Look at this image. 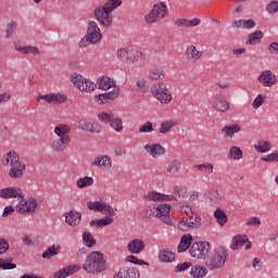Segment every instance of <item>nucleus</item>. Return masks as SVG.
<instances>
[{
	"label": "nucleus",
	"mask_w": 278,
	"mask_h": 278,
	"mask_svg": "<svg viewBox=\"0 0 278 278\" xmlns=\"http://www.w3.org/2000/svg\"><path fill=\"white\" fill-rule=\"evenodd\" d=\"M71 81L74 84L75 88L80 90V92H93L96 88H98V90H110V88L115 85L114 80L108 76L98 78L97 84H94L92 80L86 79L79 74H73L71 76Z\"/></svg>",
	"instance_id": "1"
},
{
	"label": "nucleus",
	"mask_w": 278,
	"mask_h": 278,
	"mask_svg": "<svg viewBox=\"0 0 278 278\" xmlns=\"http://www.w3.org/2000/svg\"><path fill=\"white\" fill-rule=\"evenodd\" d=\"M2 164L3 166L11 167L9 172V177H11V179H22L27 168L25 163L21 162V157L18 156V153H16V151H9L2 157Z\"/></svg>",
	"instance_id": "2"
},
{
	"label": "nucleus",
	"mask_w": 278,
	"mask_h": 278,
	"mask_svg": "<svg viewBox=\"0 0 278 278\" xmlns=\"http://www.w3.org/2000/svg\"><path fill=\"white\" fill-rule=\"evenodd\" d=\"M84 270L89 275H101L108 270V263L103 258V253L92 252L90 253L83 266Z\"/></svg>",
	"instance_id": "3"
},
{
	"label": "nucleus",
	"mask_w": 278,
	"mask_h": 278,
	"mask_svg": "<svg viewBox=\"0 0 278 278\" xmlns=\"http://www.w3.org/2000/svg\"><path fill=\"white\" fill-rule=\"evenodd\" d=\"M101 38H103L101 28H99L97 22L90 21L88 23L87 34L80 39L78 47L80 49H86L89 45H97L98 42H101Z\"/></svg>",
	"instance_id": "4"
},
{
	"label": "nucleus",
	"mask_w": 278,
	"mask_h": 278,
	"mask_svg": "<svg viewBox=\"0 0 278 278\" xmlns=\"http://www.w3.org/2000/svg\"><path fill=\"white\" fill-rule=\"evenodd\" d=\"M227 257H229V253L227 252L226 248L218 247L206 261V265L213 269L223 268V266H225V263L227 262Z\"/></svg>",
	"instance_id": "5"
},
{
	"label": "nucleus",
	"mask_w": 278,
	"mask_h": 278,
	"mask_svg": "<svg viewBox=\"0 0 278 278\" xmlns=\"http://www.w3.org/2000/svg\"><path fill=\"white\" fill-rule=\"evenodd\" d=\"M151 93L160 103H164L165 105L173 101V94H170V91L166 88V84L164 83L153 85L151 87Z\"/></svg>",
	"instance_id": "6"
},
{
	"label": "nucleus",
	"mask_w": 278,
	"mask_h": 278,
	"mask_svg": "<svg viewBox=\"0 0 278 278\" xmlns=\"http://www.w3.org/2000/svg\"><path fill=\"white\" fill-rule=\"evenodd\" d=\"M168 12V7L166 3L160 2L154 4L152 10L146 15V23L151 25V23H157V20L162 21Z\"/></svg>",
	"instance_id": "7"
},
{
	"label": "nucleus",
	"mask_w": 278,
	"mask_h": 278,
	"mask_svg": "<svg viewBox=\"0 0 278 278\" xmlns=\"http://www.w3.org/2000/svg\"><path fill=\"white\" fill-rule=\"evenodd\" d=\"M210 251H212V245L207 241H199L193 242L189 253L191 257H195V260H205L207 255L210 254Z\"/></svg>",
	"instance_id": "8"
},
{
	"label": "nucleus",
	"mask_w": 278,
	"mask_h": 278,
	"mask_svg": "<svg viewBox=\"0 0 278 278\" xmlns=\"http://www.w3.org/2000/svg\"><path fill=\"white\" fill-rule=\"evenodd\" d=\"M112 11L106 5H101L94 9V18L101 23L103 27H112Z\"/></svg>",
	"instance_id": "9"
},
{
	"label": "nucleus",
	"mask_w": 278,
	"mask_h": 278,
	"mask_svg": "<svg viewBox=\"0 0 278 278\" xmlns=\"http://www.w3.org/2000/svg\"><path fill=\"white\" fill-rule=\"evenodd\" d=\"M99 121L102 123H106L114 129V131H117V134H121L123 131V119L119 117H114L113 113H105L102 112L98 115Z\"/></svg>",
	"instance_id": "10"
},
{
	"label": "nucleus",
	"mask_w": 278,
	"mask_h": 278,
	"mask_svg": "<svg viewBox=\"0 0 278 278\" xmlns=\"http://www.w3.org/2000/svg\"><path fill=\"white\" fill-rule=\"evenodd\" d=\"M38 207V201L34 198H29L28 200H22L20 204L15 206V212L17 214H31L36 212Z\"/></svg>",
	"instance_id": "11"
},
{
	"label": "nucleus",
	"mask_w": 278,
	"mask_h": 278,
	"mask_svg": "<svg viewBox=\"0 0 278 278\" xmlns=\"http://www.w3.org/2000/svg\"><path fill=\"white\" fill-rule=\"evenodd\" d=\"M0 199H21L25 201V195H23V190L17 187H8L0 189Z\"/></svg>",
	"instance_id": "12"
},
{
	"label": "nucleus",
	"mask_w": 278,
	"mask_h": 278,
	"mask_svg": "<svg viewBox=\"0 0 278 278\" xmlns=\"http://www.w3.org/2000/svg\"><path fill=\"white\" fill-rule=\"evenodd\" d=\"M68 98L64 93H50V94H39L37 101H47V103H66Z\"/></svg>",
	"instance_id": "13"
},
{
	"label": "nucleus",
	"mask_w": 278,
	"mask_h": 278,
	"mask_svg": "<svg viewBox=\"0 0 278 278\" xmlns=\"http://www.w3.org/2000/svg\"><path fill=\"white\" fill-rule=\"evenodd\" d=\"M210 103L212 109L217 112H229V102L218 94L211 98Z\"/></svg>",
	"instance_id": "14"
},
{
	"label": "nucleus",
	"mask_w": 278,
	"mask_h": 278,
	"mask_svg": "<svg viewBox=\"0 0 278 278\" xmlns=\"http://www.w3.org/2000/svg\"><path fill=\"white\" fill-rule=\"evenodd\" d=\"M156 218H161L165 225H170V205L168 204H159L155 206Z\"/></svg>",
	"instance_id": "15"
},
{
	"label": "nucleus",
	"mask_w": 278,
	"mask_h": 278,
	"mask_svg": "<svg viewBox=\"0 0 278 278\" xmlns=\"http://www.w3.org/2000/svg\"><path fill=\"white\" fill-rule=\"evenodd\" d=\"M121 92V89H114L113 91L100 93L94 97L96 103H99L100 105H105L108 101H114L118 97Z\"/></svg>",
	"instance_id": "16"
},
{
	"label": "nucleus",
	"mask_w": 278,
	"mask_h": 278,
	"mask_svg": "<svg viewBox=\"0 0 278 278\" xmlns=\"http://www.w3.org/2000/svg\"><path fill=\"white\" fill-rule=\"evenodd\" d=\"M144 151L152 157H160V155H164V153H166V148L160 143H147L144 146Z\"/></svg>",
	"instance_id": "17"
},
{
	"label": "nucleus",
	"mask_w": 278,
	"mask_h": 278,
	"mask_svg": "<svg viewBox=\"0 0 278 278\" xmlns=\"http://www.w3.org/2000/svg\"><path fill=\"white\" fill-rule=\"evenodd\" d=\"M65 223L70 227H79L81 223V213L71 210L68 213H65Z\"/></svg>",
	"instance_id": "18"
},
{
	"label": "nucleus",
	"mask_w": 278,
	"mask_h": 278,
	"mask_svg": "<svg viewBox=\"0 0 278 278\" xmlns=\"http://www.w3.org/2000/svg\"><path fill=\"white\" fill-rule=\"evenodd\" d=\"M68 144H71V137H60L52 141L51 149L56 153H62V151H64Z\"/></svg>",
	"instance_id": "19"
},
{
	"label": "nucleus",
	"mask_w": 278,
	"mask_h": 278,
	"mask_svg": "<svg viewBox=\"0 0 278 278\" xmlns=\"http://www.w3.org/2000/svg\"><path fill=\"white\" fill-rule=\"evenodd\" d=\"M185 55H186L187 62H191L195 64L198 60H201V58H203V51L197 50V47L194 46H188L186 48Z\"/></svg>",
	"instance_id": "20"
},
{
	"label": "nucleus",
	"mask_w": 278,
	"mask_h": 278,
	"mask_svg": "<svg viewBox=\"0 0 278 278\" xmlns=\"http://www.w3.org/2000/svg\"><path fill=\"white\" fill-rule=\"evenodd\" d=\"M258 81L265 87L270 88L277 84V76L270 71H265L258 76Z\"/></svg>",
	"instance_id": "21"
},
{
	"label": "nucleus",
	"mask_w": 278,
	"mask_h": 278,
	"mask_svg": "<svg viewBox=\"0 0 278 278\" xmlns=\"http://www.w3.org/2000/svg\"><path fill=\"white\" fill-rule=\"evenodd\" d=\"M79 270H81L80 266L70 265V266H66V267L60 269L59 271H55L53 274V277L54 278H66V277H71V275H75V273H79Z\"/></svg>",
	"instance_id": "22"
},
{
	"label": "nucleus",
	"mask_w": 278,
	"mask_h": 278,
	"mask_svg": "<svg viewBox=\"0 0 278 278\" xmlns=\"http://www.w3.org/2000/svg\"><path fill=\"white\" fill-rule=\"evenodd\" d=\"M78 129L81 131H89L90 134H101L102 127L99 123H92L90 121H85L79 124Z\"/></svg>",
	"instance_id": "23"
},
{
	"label": "nucleus",
	"mask_w": 278,
	"mask_h": 278,
	"mask_svg": "<svg viewBox=\"0 0 278 278\" xmlns=\"http://www.w3.org/2000/svg\"><path fill=\"white\" fill-rule=\"evenodd\" d=\"M186 199L188 197V188L181 187V186H176L174 187L172 191V195H167L166 200L169 201H179V199Z\"/></svg>",
	"instance_id": "24"
},
{
	"label": "nucleus",
	"mask_w": 278,
	"mask_h": 278,
	"mask_svg": "<svg viewBox=\"0 0 278 278\" xmlns=\"http://www.w3.org/2000/svg\"><path fill=\"white\" fill-rule=\"evenodd\" d=\"M127 249L132 255H140V253L144 251V241L140 239H134L128 242Z\"/></svg>",
	"instance_id": "25"
},
{
	"label": "nucleus",
	"mask_w": 278,
	"mask_h": 278,
	"mask_svg": "<svg viewBox=\"0 0 278 278\" xmlns=\"http://www.w3.org/2000/svg\"><path fill=\"white\" fill-rule=\"evenodd\" d=\"M14 49L18 53H23V55H29V53H31L33 55H40V49H38V47H36V46L21 47L17 42H15Z\"/></svg>",
	"instance_id": "26"
},
{
	"label": "nucleus",
	"mask_w": 278,
	"mask_h": 278,
	"mask_svg": "<svg viewBox=\"0 0 278 278\" xmlns=\"http://www.w3.org/2000/svg\"><path fill=\"white\" fill-rule=\"evenodd\" d=\"M91 165L98 166L99 168H112V157L108 155L97 156Z\"/></svg>",
	"instance_id": "27"
},
{
	"label": "nucleus",
	"mask_w": 278,
	"mask_h": 278,
	"mask_svg": "<svg viewBox=\"0 0 278 278\" xmlns=\"http://www.w3.org/2000/svg\"><path fill=\"white\" fill-rule=\"evenodd\" d=\"M115 278H140V271L134 267L128 269L123 268L115 275Z\"/></svg>",
	"instance_id": "28"
},
{
	"label": "nucleus",
	"mask_w": 278,
	"mask_h": 278,
	"mask_svg": "<svg viewBox=\"0 0 278 278\" xmlns=\"http://www.w3.org/2000/svg\"><path fill=\"white\" fill-rule=\"evenodd\" d=\"M247 242H249V237L241 236V235H237L232 238V243L230 245V249L232 251H238V249H242V247H244V244H247Z\"/></svg>",
	"instance_id": "29"
},
{
	"label": "nucleus",
	"mask_w": 278,
	"mask_h": 278,
	"mask_svg": "<svg viewBox=\"0 0 278 278\" xmlns=\"http://www.w3.org/2000/svg\"><path fill=\"white\" fill-rule=\"evenodd\" d=\"M263 38L264 33H262V30H255L254 33L248 35L245 45H252L253 47H255V45H260L262 42Z\"/></svg>",
	"instance_id": "30"
},
{
	"label": "nucleus",
	"mask_w": 278,
	"mask_h": 278,
	"mask_svg": "<svg viewBox=\"0 0 278 278\" xmlns=\"http://www.w3.org/2000/svg\"><path fill=\"white\" fill-rule=\"evenodd\" d=\"M192 244V235H184L180 239V243L178 244V253H184L190 249Z\"/></svg>",
	"instance_id": "31"
},
{
	"label": "nucleus",
	"mask_w": 278,
	"mask_h": 278,
	"mask_svg": "<svg viewBox=\"0 0 278 278\" xmlns=\"http://www.w3.org/2000/svg\"><path fill=\"white\" fill-rule=\"evenodd\" d=\"M240 129L241 127L238 124L232 126H225L224 128H222V134H224V138H233V135L238 134Z\"/></svg>",
	"instance_id": "32"
},
{
	"label": "nucleus",
	"mask_w": 278,
	"mask_h": 278,
	"mask_svg": "<svg viewBox=\"0 0 278 278\" xmlns=\"http://www.w3.org/2000/svg\"><path fill=\"white\" fill-rule=\"evenodd\" d=\"M214 217L216 218L218 225L220 227H225V225H227V213H225V211L223 208H217L214 212Z\"/></svg>",
	"instance_id": "33"
},
{
	"label": "nucleus",
	"mask_w": 278,
	"mask_h": 278,
	"mask_svg": "<svg viewBox=\"0 0 278 278\" xmlns=\"http://www.w3.org/2000/svg\"><path fill=\"white\" fill-rule=\"evenodd\" d=\"M68 131H71V127L65 124H60L54 128V134L59 136V138H71V136L66 135Z\"/></svg>",
	"instance_id": "34"
},
{
	"label": "nucleus",
	"mask_w": 278,
	"mask_h": 278,
	"mask_svg": "<svg viewBox=\"0 0 278 278\" xmlns=\"http://www.w3.org/2000/svg\"><path fill=\"white\" fill-rule=\"evenodd\" d=\"M190 275L194 278H203L207 275V268L201 265H195L191 268Z\"/></svg>",
	"instance_id": "35"
},
{
	"label": "nucleus",
	"mask_w": 278,
	"mask_h": 278,
	"mask_svg": "<svg viewBox=\"0 0 278 278\" xmlns=\"http://www.w3.org/2000/svg\"><path fill=\"white\" fill-rule=\"evenodd\" d=\"M92 184H94V179L90 176H85L76 180L77 188L80 189L89 188V186H92Z\"/></svg>",
	"instance_id": "36"
},
{
	"label": "nucleus",
	"mask_w": 278,
	"mask_h": 278,
	"mask_svg": "<svg viewBox=\"0 0 278 278\" xmlns=\"http://www.w3.org/2000/svg\"><path fill=\"white\" fill-rule=\"evenodd\" d=\"M60 249H61L60 245H58L56 248H55V245L49 247V248L42 253V258H43V260H51V257H55V255H58V253H60Z\"/></svg>",
	"instance_id": "37"
},
{
	"label": "nucleus",
	"mask_w": 278,
	"mask_h": 278,
	"mask_svg": "<svg viewBox=\"0 0 278 278\" xmlns=\"http://www.w3.org/2000/svg\"><path fill=\"white\" fill-rule=\"evenodd\" d=\"M166 197L168 195L159 193L156 191H151L147 195H144V199L147 201H169V200H166Z\"/></svg>",
	"instance_id": "38"
},
{
	"label": "nucleus",
	"mask_w": 278,
	"mask_h": 278,
	"mask_svg": "<svg viewBox=\"0 0 278 278\" xmlns=\"http://www.w3.org/2000/svg\"><path fill=\"white\" fill-rule=\"evenodd\" d=\"M159 260L161 262H175V253L169 250H162L159 254Z\"/></svg>",
	"instance_id": "39"
},
{
	"label": "nucleus",
	"mask_w": 278,
	"mask_h": 278,
	"mask_svg": "<svg viewBox=\"0 0 278 278\" xmlns=\"http://www.w3.org/2000/svg\"><path fill=\"white\" fill-rule=\"evenodd\" d=\"M173 127H177V122L170 119V121H165L161 124L160 127V134H168Z\"/></svg>",
	"instance_id": "40"
},
{
	"label": "nucleus",
	"mask_w": 278,
	"mask_h": 278,
	"mask_svg": "<svg viewBox=\"0 0 278 278\" xmlns=\"http://www.w3.org/2000/svg\"><path fill=\"white\" fill-rule=\"evenodd\" d=\"M12 262H14V258L12 257L7 260L0 258V268H2V270H14V268H16V264Z\"/></svg>",
	"instance_id": "41"
},
{
	"label": "nucleus",
	"mask_w": 278,
	"mask_h": 278,
	"mask_svg": "<svg viewBox=\"0 0 278 278\" xmlns=\"http://www.w3.org/2000/svg\"><path fill=\"white\" fill-rule=\"evenodd\" d=\"M242 150L236 146L231 147L228 153L229 160H242Z\"/></svg>",
	"instance_id": "42"
},
{
	"label": "nucleus",
	"mask_w": 278,
	"mask_h": 278,
	"mask_svg": "<svg viewBox=\"0 0 278 278\" xmlns=\"http://www.w3.org/2000/svg\"><path fill=\"white\" fill-rule=\"evenodd\" d=\"M142 218H156L155 204L148 205L141 213Z\"/></svg>",
	"instance_id": "43"
},
{
	"label": "nucleus",
	"mask_w": 278,
	"mask_h": 278,
	"mask_svg": "<svg viewBox=\"0 0 278 278\" xmlns=\"http://www.w3.org/2000/svg\"><path fill=\"white\" fill-rule=\"evenodd\" d=\"M83 242L85 247H88L89 249H92V247L97 244V240H94V237H92V235L88 231L83 233Z\"/></svg>",
	"instance_id": "44"
},
{
	"label": "nucleus",
	"mask_w": 278,
	"mask_h": 278,
	"mask_svg": "<svg viewBox=\"0 0 278 278\" xmlns=\"http://www.w3.org/2000/svg\"><path fill=\"white\" fill-rule=\"evenodd\" d=\"M18 28V23L12 21L9 22L7 24V28H5V38H12V36H14V31H16V29Z\"/></svg>",
	"instance_id": "45"
},
{
	"label": "nucleus",
	"mask_w": 278,
	"mask_h": 278,
	"mask_svg": "<svg viewBox=\"0 0 278 278\" xmlns=\"http://www.w3.org/2000/svg\"><path fill=\"white\" fill-rule=\"evenodd\" d=\"M189 220L190 229H199L201 227V216L199 215H189Z\"/></svg>",
	"instance_id": "46"
},
{
	"label": "nucleus",
	"mask_w": 278,
	"mask_h": 278,
	"mask_svg": "<svg viewBox=\"0 0 278 278\" xmlns=\"http://www.w3.org/2000/svg\"><path fill=\"white\" fill-rule=\"evenodd\" d=\"M166 77V73L164 70H153L150 73L151 81H159V79H164Z\"/></svg>",
	"instance_id": "47"
},
{
	"label": "nucleus",
	"mask_w": 278,
	"mask_h": 278,
	"mask_svg": "<svg viewBox=\"0 0 278 278\" xmlns=\"http://www.w3.org/2000/svg\"><path fill=\"white\" fill-rule=\"evenodd\" d=\"M181 168V162L178 160H174L169 163L167 167V173L170 175H175L176 173H179V169Z\"/></svg>",
	"instance_id": "48"
},
{
	"label": "nucleus",
	"mask_w": 278,
	"mask_h": 278,
	"mask_svg": "<svg viewBox=\"0 0 278 278\" xmlns=\"http://www.w3.org/2000/svg\"><path fill=\"white\" fill-rule=\"evenodd\" d=\"M129 50L122 48L117 51V58L122 62H125V64H129Z\"/></svg>",
	"instance_id": "49"
},
{
	"label": "nucleus",
	"mask_w": 278,
	"mask_h": 278,
	"mask_svg": "<svg viewBox=\"0 0 278 278\" xmlns=\"http://www.w3.org/2000/svg\"><path fill=\"white\" fill-rule=\"evenodd\" d=\"M141 55H142V52L138 50H130L128 55V64H134V62H138Z\"/></svg>",
	"instance_id": "50"
},
{
	"label": "nucleus",
	"mask_w": 278,
	"mask_h": 278,
	"mask_svg": "<svg viewBox=\"0 0 278 278\" xmlns=\"http://www.w3.org/2000/svg\"><path fill=\"white\" fill-rule=\"evenodd\" d=\"M104 202H88L87 207L91 212H102Z\"/></svg>",
	"instance_id": "51"
},
{
	"label": "nucleus",
	"mask_w": 278,
	"mask_h": 278,
	"mask_svg": "<svg viewBox=\"0 0 278 278\" xmlns=\"http://www.w3.org/2000/svg\"><path fill=\"white\" fill-rule=\"evenodd\" d=\"M112 223H114V218L105 216L103 218L97 219V227H108V225H112Z\"/></svg>",
	"instance_id": "52"
},
{
	"label": "nucleus",
	"mask_w": 278,
	"mask_h": 278,
	"mask_svg": "<svg viewBox=\"0 0 278 278\" xmlns=\"http://www.w3.org/2000/svg\"><path fill=\"white\" fill-rule=\"evenodd\" d=\"M126 262H129L130 264H137L138 266H149V263L139 260L138 257H136L135 255H129L126 257Z\"/></svg>",
	"instance_id": "53"
},
{
	"label": "nucleus",
	"mask_w": 278,
	"mask_h": 278,
	"mask_svg": "<svg viewBox=\"0 0 278 278\" xmlns=\"http://www.w3.org/2000/svg\"><path fill=\"white\" fill-rule=\"evenodd\" d=\"M151 132H153V123L151 122H146L139 128V134H151Z\"/></svg>",
	"instance_id": "54"
},
{
	"label": "nucleus",
	"mask_w": 278,
	"mask_h": 278,
	"mask_svg": "<svg viewBox=\"0 0 278 278\" xmlns=\"http://www.w3.org/2000/svg\"><path fill=\"white\" fill-rule=\"evenodd\" d=\"M102 213H104V214H108L106 216H109V217H113V216H116V213H114V208L112 207V206H110L108 203H103L102 204V211H101Z\"/></svg>",
	"instance_id": "55"
},
{
	"label": "nucleus",
	"mask_w": 278,
	"mask_h": 278,
	"mask_svg": "<svg viewBox=\"0 0 278 278\" xmlns=\"http://www.w3.org/2000/svg\"><path fill=\"white\" fill-rule=\"evenodd\" d=\"M264 99H266V97H264L262 93H260L253 101L252 103V108L254 110H257L258 108H262L263 103H264Z\"/></svg>",
	"instance_id": "56"
},
{
	"label": "nucleus",
	"mask_w": 278,
	"mask_h": 278,
	"mask_svg": "<svg viewBox=\"0 0 278 278\" xmlns=\"http://www.w3.org/2000/svg\"><path fill=\"white\" fill-rule=\"evenodd\" d=\"M110 3H105L104 5L109 9H111V12H114V10H116V8H121V5H123V1L122 0H108Z\"/></svg>",
	"instance_id": "57"
},
{
	"label": "nucleus",
	"mask_w": 278,
	"mask_h": 278,
	"mask_svg": "<svg viewBox=\"0 0 278 278\" xmlns=\"http://www.w3.org/2000/svg\"><path fill=\"white\" fill-rule=\"evenodd\" d=\"M255 150L258 151V153H266L270 151V142L264 141L263 144L255 146Z\"/></svg>",
	"instance_id": "58"
},
{
	"label": "nucleus",
	"mask_w": 278,
	"mask_h": 278,
	"mask_svg": "<svg viewBox=\"0 0 278 278\" xmlns=\"http://www.w3.org/2000/svg\"><path fill=\"white\" fill-rule=\"evenodd\" d=\"M9 250H10V242H8L3 238H0V255H3V253H8Z\"/></svg>",
	"instance_id": "59"
},
{
	"label": "nucleus",
	"mask_w": 278,
	"mask_h": 278,
	"mask_svg": "<svg viewBox=\"0 0 278 278\" xmlns=\"http://www.w3.org/2000/svg\"><path fill=\"white\" fill-rule=\"evenodd\" d=\"M266 11L268 12V14H275L276 12H278V1L274 0L269 4H267Z\"/></svg>",
	"instance_id": "60"
},
{
	"label": "nucleus",
	"mask_w": 278,
	"mask_h": 278,
	"mask_svg": "<svg viewBox=\"0 0 278 278\" xmlns=\"http://www.w3.org/2000/svg\"><path fill=\"white\" fill-rule=\"evenodd\" d=\"M245 225L248 227H260V225H262V220L260 217H251Z\"/></svg>",
	"instance_id": "61"
},
{
	"label": "nucleus",
	"mask_w": 278,
	"mask_h": 278,
	"mask_svg": "<svg viewBox=\"0 0 278 278\" xmlns=\"http://www.w3.org/2000/svg\"><path fill=\"white\" fill-rule=\"evenodd\" d=\"M137 87L139 90H142V92H147V90H149V85H147V80L144 78L137 81Z\"/></svg>",
	"instance_id": "62"
},
{
	"label": "nucleus",
	"mask_w": 278,
	"mask_h": 278,
	"mask_svg": "<svg viewBox=\"0 0 278 278\" xmlns=\"http://www.w3.org/2000/svg\"><path fill=\"white\" fill-rule=\"evenodd\" d=\"M174 25L176 27H190L189 26V20L180 18L174 22Z\"/></svg>",
	"instance_id": "63"
},
{
	"label": "nucleus",
	"mask_w": 278,
	"mask_h": 278,
	"mask_svg": "<svg viewBox=\"0 0 278 278\" xmlns=\"http://www.w3.org/2000/svg\"><path fill=\"white\" fill-rule=\"evenodd\" d=\"M268 52H269L271 55H277V54H278V42H271V43L268 46Z\"/></svg>",
	"instance_id": "64"
}]
</instances>
